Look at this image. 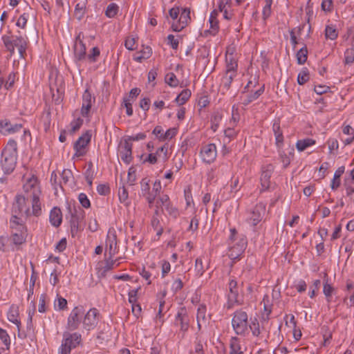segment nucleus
Segmentation results:
<instances>
[{
	"mask_svg": "<svg viewBox=\"0 0 354 354\" xmlns=\"http://www.w3.org/2000/svg\"><path fill=\"white\" fill-rule=\"evenodd\" d=\"M228 239L227 255L233 261L239 259L247 246V240L243 235H239L235 228H231Z\"/></svg>",
	"mask_w": 354,
	"mask_h": 354,
	"instance_id": "f257e3e1",
	"label": "nucleus"
},
{
	"mask_svg": "<svg viewBox=\"0 0 354 354\" xmlns=\"http://www.w3.org/2000/svg\"><path fill=\"white\" fill-rule=\"evenodd\" d=\"M17 142L10 139L1 153V166L5 174H10L14 171L17 165Z\"/></svg>",
	"mask_w": 354,
	"mask_h": 354,
	"instance_id": "f03ea898",
	"label": "nucleus"
},
{
	"mask_svg": "<svg viewBox=\"0 0 354 354\" xmlns=\"http://www.w3.org/2000/svg\"><path fill=\"white\" fill-rule=\"evenodd\" d=\"M24 190L26 196L31 198V204L33 206V213H41V204L39 196L41 190L39 186L37 178L32 175L30 176H24Z\"/></svg>",
	"mask_w": 354,
	"mask_h": 354,
	"instance_id": "7ed1b4c3",
	"label": "nucleus"
},
{
	"mask_svg": "<svg viewBox=\"0 0 354 354\" xmlns=\"http://www.w3.org/2000/svg\"><path fill=\"white\" fill-rule=\"evenodd\" d=\"M169 15L173 20L171 29L175 32L183 30L190 22V9L174 6L169 10Z\"/></svg>",
	"mask_w": 354,
	"mask_h": 354,
	"instance_id": "20e7f679",
	"label": "nucleus"
},
{
	"mask_svg": "<svg viewBox=\"0 0 354 354\" xmlns=\"http://www.w3.org/2000/svg\"><path fill=\"white\" fill-rule=\"evenodd\" d=\"M13 210L18 212L21 217H28L31 215L39 216L41 213H33V206L31 204V198L24 196H17L15 203L13 205Z\"/></svg>",
	"mask_w": 354,
	"mask_h": 354,
	"instance_id": "39448f33",
	"label": "nucleus"
},
{
	"mask_svg": "<svg viewBox=\"0 0 354 354\" xmlns=\"http://www.w3.org/2000/svg\"><path fill=\"white\" fill-rule=\"evenodd\" d=\"M12 229V239L15 245H20L25 242L26 237V230L23 224L21 218L13 216L10 221Z\"/></svg>",
	"mask_w": 354,
	"mask_h": 354,
	"instance_id": "423d86ee",
	"label": "nucleus"
},
{
	"mask_svg": "<svg viewBox=\"0 0 354 354\" xmlns=\"http://www.w3.org/2000/svg\"><path fill=\"white\" fill-rule=\"evenodd\" d=\"M67 209L68 216H66V218L69 221L71 234L75 236L81 230V223L84 219V212L80 207H72L70 205L68 206Z\"/></svg>",
	"mask_w": 354,
	"mask_h": 354,
	"instance_id": "0eeeda50",
	"label": "nucleus"
},
{
	"mask_svg": "<svg viewBox=\"0 0 354 354\" xmlns=\"http://www.w3.org/2000/svg\"><path fill=\"white\" fill-rule=\"evenodd\" d=\"M232 326L237 335H243L248 328V316L243 310H236L232 315Z\"/></svg>",
	"mask_w": 354,
	"mask_h": 354,
	"instance_id": "6e6552de",
	"label": "nucleus"
},
{
	"mask_svg": "<svg viewBox=\"0 0 354 354\" xmlns=\"http://www.w3.org/2000/svg\"><path fill=\"white\" fill-rule=\"evenodd\" d=\"M84 315V308L82 306H77L73 308L67 319V328L70 330H77L80 323H82Z\"/></svg>",
	"mask_w": 354,
	"mask_h": 354,
	"instance_id": "1a4fd4ad",
	"label": "nucleus"
},
{
	"mask_svg": "<svg viewBox=\"0 0 354 354\" xmlns=\"http://www.w3.org/2000/svg\"><path fill=\"white\" fill-rule=\"evenodd\" d=\"M100 318L99 310L95 308H91L86 313H84L82 320L83 328L87 331L93 330L97 326Z\"/></svg>",
	"mask_w": 354,
	"mask_h": 354,
	"instance_id": "9d476101",
	"label": "nucleus"
},
{
	"mask_svg": "<svg viewBox=\"0 0 354 354\" xmlns=\"http://www.w3.org/2000/svg\"><path fill=\"white\" fill-rule=\"evenodd\" d=\"M265 213L266 205L259 203L248 212L246 221L250 225L255 226L262 220Z\"/></svg>",
	"mask_w": 354,
	"mask_h": 354,
	"instance_id": "9b49d317",
	"label": "nucleus"
},
{
	"mask_svg": "<svg viewBox=\"0 0 354 354\" xmlns=\"http://www.w3.org/2000/svg\"><path fill=\"white\" fill-rule=\"evenodd\" d=\"M200 156L204 162L207 164L214 162L217 157V149L215 144L208 143L203 145L200 151Z\"/></svg>",
	"mask_w": 354,
	"mask_h": 354,
	"instance_id": "f8f14e48",
	"label": "nucleus"
},
{
	"mask_svg": "<svg viewBox=\"0 0 354 354\" xmlns=\"http://www.w3.org/2000/svg\"><path fill=\"white\" fill-rule=\"evenodd\" d=\"M118 252V246L116 233L114 230H110L107 234L105 253L106 254H108L110 259H112Z\"/></svg>",
	"mask_w": 354,
	"mask_h": 354,
	"instance_id": "ddd939ff",
	"label": "nucleus"
},
{
	"mask_svg": "<svg viewBox=\"0 0 354 354\" xmlns=\"http://www.w3.org/2000/svg\"><path fill=\"white\" fill-rule=\"evenodd\" d=\"M91 134L89 131H86L74 144V149L75 151V156L81 157L86 154V148L91 141Z\"/></svg>",
	"mask_w": 354,
	"mask_h": 354,
	"instance_id": "4468645a",
	"label": "nucleus"
},
{
	"mask_svg": "<svg viewBox=\"0 0 354 354\" xmlns=\"http://www.w3.org/2000/svg\"><path fill=\"white\" fill-rule=\"evenodd\" d=\"M82 336L78 333H64L61 346L72 350L80 344Z\"/></svg>",
	"mask_w": 354,
	"mask_h": 354,
	"instance_id": "2eb2a0df",
	"label": "nucleus"
},
{
	"mask_svg": "<svg viewBox=\"0 0 354 354\" xmlns=\"http://www.w3.org/2000/svg\"><path fill=\"white\" fill-rule=\"evenodd\" d=\"M119 156L121 160L126 164H129L132 160V144L128 140H124L119 147Z\"/></svg>",
	"mask_w": 354,
	"mask_h": 354,
	"instance_id": "dca6fc26",
	"label": "nucleus"
},
{
	"mask_svg": "<svg viewBox=\"0 0 354 354\" xmlns=\"http://www.w3.org/2000/svg\"><path fill=\"white\" fill-rule=\"evenodd\" d=\"M74 55L76 61L80 62L86 58V48L80 33L76 37L74 44Z\"/></svg>",
	"mask_w": 354,
	"mask_h": 354,
	"instance_id": "f3484780",
	"label": "nucleus"
},
{
	"mask_svg": "<svg viewBox=\"0 0 354 354\" xmlns=\"http://www.w3.org/2000/svg\"><path fill=\"white\" fill-rule=\"evenodd\" d=\"M22 129L21 124H12L8 120H0V132L3 135L13 134Z\"/></svg>",
	"mask_w": 354,
	"mask_h": 354,
	"instance_id": "a211bd4d",
	"label": "nucleus"
},
{
	"mask_svg": "<svg viewBox=\"0 0 354 354\" xmlns=\"http://www.w3.org/2000/svg\"><path fill=\"white\" fill-rule=\"evenodd\" d=\"M94 102L95 97L91 95L88 90H86L82 95V105L81 109V114L82 116H88L90 109Z\"/></svg>",
	"mask_w": 354,
	"mask_h": 354,
	"instance_id": "6ab92c4d",
	"label": "nucleus"
},
{
	"mask_svg": "<svg viewBox=\"0 0 354 354\" xmlns=\"http://www.w3.org/2000/svg\"><path fill=\"white\" fill-rule=\"evenodd\" d=\"M175 323L180 326V330L185 332L189 328V319L185 308H180L176 316Z\"/></svg>",
	"mask_w": 354,
	"mask_h": 354,
	"instance_id": "aec40b11",
	"label": "nucleus"
},
{
	"mask_svg": "<svg viewBox=\"0 0 354 354\" xmlns=\"http://www.w3.org/2000/svg\"><path fill=\"white\" fill-rule=\"evenodd\" d=\"M273 171L274 167L272 165H268L263 168L260 178L262 189L266 190L270 187L271 184L270 178Z\"/></svg>",
	"mask_w": 354,
	"mask_h": 354,
	"instance_id": "412c9836",
	"label": "nucleus"
},
{
	"mask_svg": "<svg viewBox=\"0 0 354 354\" xmlns=\"http://www.w3.org/2000/svg\"><path fill=\"white\" fill-rule=\"evenodd\" d=\"M206 306L200 304L197 308L196 321L198 330H201L203 326H206L208 323V319L206 316Z\"/></svg>",
	"mask_w": 354,
	"mask_h": 354,
	"instance_id": "4be33fe9",
	"label": "nucleus"
},
{
	"mask_svg": "<svg viewBox=\"0 0 354 354\" xmlns=\"http://www.w3.org/2000/svg\"><path fill=\"white\" fill-rule=\"evenodd\" d=\"M218 15V11L216 10H214L209 15V29L206 30L205 33L209 32L212 35H215L217 34L219 30L218 26V20L217 19V17Z\"/></svg>",
	"mask_w": 354,
	"mask_h": 354,
	"instance_id": "5701e85b",
	"label": "nucleus"
},
{
	"mask_svg": "<svg viewBox=\"0 0 354 354\" xmlns=\"http://www.w3.org/2000/svg\"><path fill=\"white\" fill-rule=\"evenodd\" d=\"M50 223L54 227H59L62 221V211L59 207H53L49 216Z\"/></svg>",
	"mask_w": 354,
	"mask_h": 354,
	"instance_id": "b1692460",
	"label": "nucleus"
},
{
	"mask_svg": "<svg viewBox=\"0 0 354 354\" xmlns=\"http://www.w3.org/2000/svg\"><path fill=\"white\" fill-rule=\"evenodd\" d=\"M19 308L17 306H11L8 313V319L10 322L16 324L18 330H20L21 322L19 319Z\"/></svg>",
	"mask_w": 354,
	"mask_h": 354,
	"instance_id": "393cba45",
	"label": "nucleus"
},
{
	"mask_svg": "<svg viewBox=\"0 0 354 354\" xmlns=\"http://www.w3.org/2000/svg\"><path fill=\"white\" fill-rule=\"evenodd\" d=\"M347 295L344 298L343 302L346 304L348 307L354 305V284L351 282L346 283Z\"/></svg>",
	"mask_w": 354,
	"mask_h": 354,
	"instance_id": "a878e982",
	"label": "nucleus"
},
{
	"mask_svg": "<svg viewBox=\"0 0 354 354\" xmlns=\"http://www.w3.org/2000/svg\"><path fill=\"white\" fill-rule=\"evenodd\" d=\"M272 130L274 131V136H275L276 145L278 149H280V148H281L283 143V133L280 128L279 122H274V124L272 125Z\"/></svg>",
	"mask_w": 354,
	"mask_h": 354,
	"instance_id": "bb28decb",
	"label": "nucleus"
},
{
	"mask_svg": "<svg viewBox=\"0 0 354 354\" xmlns=\"http://www.w3.org/2000/svg\"><path fill=\"white\" fill-rule=\"evenodd\" d=\"M115 261L112 259H109L106 261L104 266H100L97 268V274L100 277L106 276L107 272L110 271L114 268Z\"/></svg>",
	"mask_w": 354,
	"mask_h": 354,
	"instance_id": "cd10ccee",
	"label": "nucleus"
},
{
	"mask_svg": "<svg viewBox=\"0 0 354 354\" xmlns=\"http://www.w3.org/2000/svg\"><path fill=\"white\" fill-rule=\"evenodd\" d=\"M15 47L18 48L19 53L21 57H24V55L26 53V47H27V41L26 39L23 37L22 36H17L15 39H13Z\"/></svg>",
	"mask_w": 354,
	"mask_h": 354,
	"instance_id": "c85d7f7f",
	"label": "nucleus"
},
{
	"mask_svg": "<svg viewBox=\"0 0 354 354\" xmlns=\"http://www.w3.org/2000/svg\"><path fill=\"white\" fill-rule=\"evenodd\" d=\"M152 50L149 46H143L142 49L133 55V59L138 62H141L151 57Z\"/></svg>",
	"mask_w": 354,
	"mask_h": 354,
	"instance_id": "c756f323",
	"label": "nucleus"
},
{
	"mask_svg": "<svg viewBox=\"0 0 354 354\" xmlns=\"http://www.w3.org/2000/svg\"><path fill=\"white\" fill-rule=\"evenodd\" d=\"M230 354H243V351L240 344V340L236 337H233L230 342Z\"/></svg>",
	"mask_w": 354,
	"mask_h": 354,
	"instance_id": "7c9ffc66",
	"label": "nucleus"
},
{
	"mask_svg": "<svg viewBox=\"0 0 354 354\" xmlns=\"http://www.w3.org/2000/svg\"><path fill=\"white\" fill-rule=\"evenodd\" d=\"M226 71H236L237 68V63L232 56V53H230V49L226 51Z\"/></svg>",
	"mask_w": 354,
	"mask_h": 354,
	"instance_id": "2f4dec72",
	"label": "nucleus"
},
{
	"mask_svg": "<svg viewBox=\"0 0 354 354\" xmlns=\"http://www.w3.org/2000/svg\"><path fill=\"white\" fill-rule=\"evenodd\" d=\"M230 293L228 297L232 302H238L239 292L237 290V282L235 280H231L229 283Z\"/></svg>",
	"mask_w": 354,
	"mask_h": 354,
	"instance_id": "473e14b6",
	"label": "nucleus"
},
{
	"mask_svg": "<svg viewBox=\"0 0 354 354\" xmlns=\"http://www.w3.org/2000/svg\"><path fill=\"white\" fill-rule=\"evenodd\" d=\"M324 35L326 39H336L338 37V30H337L335 25H326L324 30Z\"/></svg>",
	"mask_w": 354,
	"mask_h": 354,
	"instance_id": "72a5a7b5",
	"label": "nucleus"
},
{
	"mask_svg": "<svg viewBox=\"0 0 354 354\" xmlns=\"http://www.w3.org/2000/svg\"><path fill=\"white\" fill-rule=\"evenodd\" d=\"M278 152H279V159H280L281 162L283 163V167H287L290 165L292 159L293 158V156H294L293 149H292L291 151H290L288 154L286 153L281 149V148L278 149Z\"/></svg>",
	"mask_w": 354,
	"mask_h": 354,
	"instance_id": "f704fd0d",
	"label": "nucleus"
},
{
	"mask_svg": "<svg viewBox=\"0 0 354 354\" xmlns=\"http://www.w3.org/2000/svg\"><path fill=\"white\" fill-rule=\"evenodd\" d=\"M264 92V85H261L257 91L247 95L244 100L243 104L248 105L252 102L257 100Z\"/></svg>",
	"mask_w": 354,
	"mask_h": 354,
	"instance_id": "c9c22d12",
	"label": "nucleus"
},
{
	"mask_svg": "<svg viewBox=\"0 0 354 354\" xmlns=\"http://www.w3.org/2000/svg\"><path fill=\"white\" fill-rule=\"evenodd\" d=\"M315 144V140L311 138H306L299 140L296 143V148L299 151H303L308 147H311Z\"/></svg>",
	"mask_w": 354,
	"mask_h": 354,
	"instance_id": "e433bc0d",
	"label": "nucleus"
},
{
	"mask_svg": "<svg viewBox=\"0 0 354 354\" xmlns=\"http://www.w3.org/2000/svg\"><path fill=\"white\" fill-rule=\"evenodd\" d=\"M236 75V71L225 72V74L222 79L221 84L226 90L230 88L232 82Z\"/></svg>",
	"mask_w": 354,
	"mask_h": 354,
	"instance_id": "4c0bfd02",
	"label": "nucleus"
},
{
	"mask_svg": "<svg viewBox=\"0 0 354 354\" xmlns=\"http://www.w3.org/2000/svg\"><path fill=\"white\" fill-rule=\"evenodd\" d=\"M170 203L169 198L167 195L164 194L160 196L156 202V214H158L159 208H161L163 210Z\"/></svg>",
	"mask_w": 354,
	"mask_h": 354,
	"instance_id": "58836bf2",
	"label": "nucleus"
},
{
	"mask_svg": "<svg viewBox=\"0 0 354 354\" xmlns=\"http://www.w3.org/2000/svg\"><path fill=\"white\" fill-rule=\"evenodd\" d=\"M344 172V167H339L335 172L333 179L331 182V188L333 189H336L340 185V176Z\"/></svg>",
	"mask_w": 354,
	"mask_h": 354,
	"instance_id": "ea45409f",
	"label": "nucleus"
},
{
	"mask_svg": "<svg viewBox=\"0 0 354 354\" xmlns=\"http://www.w3.org/2000/svg\"><path fill=\"white\" fill-rule=\"evenodd\" d=\"M191 91L189 89H184L181 91V93L178 95V96L175 99V102L178 105H183L186 103V102L191 97Z\"/></svg>",
	"mask_w": 354,
	"mask_h": 354,
	"instance_id": "a19ab883",
	"label": "nucleus"
},
{
	"mask_svg": "<svg viewBox=\"0 0 354 354\" xmlns=\"http://www.w3.org/2000/svg\"><path fill=\"white\" fill-rule=\"evenodd\" d=\"M118 197L120 203H123L126 207H129L131 203L129 200V193L124 186L119 188Z\"/></svg>",
	"mask_w": 354,
	"mask_h": 354,
	"instance_id": "79ce46f5",
	"label": "nucleus"
},
{
	"mask_svg": "<svg viewBox=\"0 0 354 354\" xmlns=\"http://www.w3.org/2000/svg\"><path fill=\"white\" fill-rule=\"evenodd\" d=\"M310 79L309 72L306 68H304L297 76V82L299 85H303Z\"/></svg>",
	"mask_w": 354,
	"mask_h": 354,
	"instance_id": "37998d69",
	"label": "nucleus"
},
{
	"mask_svg": "<svg viewBox=\"0 0 354 354\" xmlns=\"http://www.w3.org/2000/svg\"><path fill=\"white\" fill-rule=\"evenodd\" d=\"M308 50L306 46L301 48L297 53V60L299 64H304L307 60Z\"/></svg>",
	"mask_w": 354,
	"mask_h": 354,
	"instance_id": "c03bdc74",
	"label": "nucleus"
},
{
	"mask_svg": "<svg viewBox=\"0 0 354 354\" xmlns=\"http://www.w3.org/2000/svg\"><path fill=\"white\" fill-rule=\"evenodd\" d=\"M54 307L56 310H63L67 308V301L66 299L57 295L54 302Z\"/></svg>",
	"mask_w": 354,
	"mask_h": 354,
	"instance_id": "a18cd8bd",
	"label": "nucleus"
},
{
	"mask_svg": "<svg viewBox=\"0 0 354 354\" xmlns=\"http://www.w3.org/2000/svg\"><path fill=\"white\" fill-rule=\"evenodd\" d=\"M119 10V7L116 3H110L105 11V15L109 18L114 17Z\"/></svg>",
	"mask_w": 354,
	"mask_h": 354,
	"instance_id": "49530a36",
	"label": "nucleus"
},
{
	"mask_svg": "<svg viewBox=\"0 0 354 354\" xmlns=\"http://www.w3.org/2000/svg\"><path fill=\"white\" fill-rule=\"evenodd\" d=\"M165 82L171 87H176L179 81L174 73H169L165 76Z\"/></svg>",
	"mask_w": 354,
	"mask_h": 354,
	"instance_id": "de8ad7c7",
	"label": "nucleus"
},
{
	"mask_svg": "<svg viewBox=\"0 0 354 354\" xmlns=\"http://www.w3.org/2000/svg\"><path fill=\"white\" fill-rule=\"evenodd\" d=\"M85 13V3H78L75 8V15L78 20H81Z\"/></svg>",
	"mask_w": 354,
	"mask_h": 354,
	"instance_id": "09e8293b",
	"label": "nucleus"
},
{
	"mask_svg": "<svg viewBox=\"0 0 354 354\" xmlns=\"http://www.w3.org/2000/svg\"><path fill=\"white\" fill-rule=\"evenodd\" d=\"M248 326L254 336L258 337L261 334L259 323L257 319H252L251 324Z\"/></svg>",
	"mask_w": 354,
	"mask_h": 354,
	"instance_id": "8fccbe9b",
	"label": "nucleus"
},
{
	"mask_svg": "<svg viewBox=\"0 0 354 354\" xmlns=\"http://www.w3.org/2000/svg\"><path fill=\"white\" fill-rule=\"evenodd\" d=\"M195 270H196V274L198 277H201L205 271V269L203 264L202 259L201 257H198L196 259Z\"/></svg>",
	"mask_w": 354,
	"mask_h": 354,
	"instance_id": "3c124183",
	"label": "nucleus"
},
{
	"mask_svg": "<svg viewBox=\"0 0 354 354\" xmlns=\"http://www.w3.org/2000/svg\"><path fill=\"white\" fill-rule=\"evenodd\" d=\"M133 100L130 99V97H124L123 98V105L126 108V113L128 116H131L133 115V108L132 103Z\"/></svg>",
	"mask_w": 354,
	"mask_h": 354,
	"instance_id": "603ef678",
	"label": "nucleus"
},
{
	"mask_svg": "<svg viewBox=\"0 0 354 354\" xmlns=\"http://www.w3.org/2000/svg\"><path fill=\"white\" fill-rule=\"evenodd\" d=\"M100 50L97 47H93L91 53L86 56V58L91 63L95 62L97 57L100 56Z\"/></svg>",
	"mask_w": 354,
	"mask_h": 354,
	"instance_id": "864d4df0",
	"label": "nucleus"
},
{
	"mask_svg": "<svg viewBox=\"0 0 354 354\" xmlns=\"http://www.w3.org/2000/svg\"><path fill=\"white\" fill-rule=\"evenodd\" d=\"M166 107L165 102L162 100H156L153 102L152 109L156 114H158Z\"/></svg>",
	"mask_w": 354,
	"mask_h": 354,
	"instance_id": "5fc2aeb1",
	"label": "nucleus"
},
{
	"mask_svg": "<svg viewBox=\"0 0 354 354\" xmlns=\"http://www.w3.org/2000/svg\"><path fill=\"white\" fill-rule=\"evenodd\" d=\"M3 41L7 50L10 51V55H13L15 53V46L13 39H10L9 37L3 36Z\"/></svg>",
	"mask_w": 354,
	"mask_h": 354,
	"instance_id": "6e6d98bb",
	"label": "nucleus"
},
{
	"mask_svg": "<svg viewBox=\"0 0 354 354\" xmlns=\"http://www.w3.org/2000/svg\"><path fill=\"white\" fill-rule=\"evenodd\" d=\"M272 3V0H267V3L265 4V6L263 8L262 15H263V19L264 20H266L271 15Z\"/></svg>",
	"mask_w": 354,
	"mask_h": 354,
	"instance_id": "4d7b16f0",
	"label": "nucleus"
},
{
	"mask_svg": "<svg viewBox=\"0 0 354 354\" xmlns=\"http://www.w3.org/2000/svg\"><path fill=\"white\" fill-rule=\"evenodd\" d=\"M194 354H204L203 341L198 336L196 338Z\"/></svg>",
	"mask_w": 354,
	"mask_h": 354,
	"instance_id": "13d9d810",
	"label": "nucleus"
},
{
	"mask_svg": "<svg viewBox=\"0 0 354 354\" xmlns=\"http://www.w3.org/2000/svg\"><path fill=\"white\" fill-rule=\"evenodd\" d=\"M215 169H216V173L218 174V176H222L226 174L229 172L230 168L229 166L227 164L225 163H221L216 167H215Z\"/></svg>",
	"mask_w": 354,
	"mask_h": 354,
	"instance_id": "bf43d9fd",
	"label": "nucleus"
},
{
	"mask_svg": "<svg viewBox=\"0 0 354 354\" xmlns=\"http://www.w3.org/2000/svg\"><path fill=\"white\" fill-rule=\"evenodd\" d=\"M321 8L326 12H331L333 10V0H322Z\"/></svg>",
	"mask_w": 354,
	"mask_h": 354,
	"instance_id": "052dcab7",
	"label": "nucleus"
},
{
	"mask_svg": "<svg viewBox=\"0 0 354 354\" xmlns=\"http://www.w3.org/2000/svg\"><path fill=\"white\" fill-rule=\"evenodd\" d=\"M15 77H16V75L14 72H12L8 75L6 81V82L4 81V84H3L6 89L8 90L11 87H12V86L14 85V83L15 82Z\"/></svg>",
	"mask_w": 354,
	"mask_h": 354,
	"instance_id": "680f3d73",
	"label": "nucleus"
},
{
	"mask_svg": "<svg viewBox=\"0 0 354 354\" xmlns=\"http://www.w3.org/2000/svg\"><path fill=\"white\" fill-rule=\"evenodd\" d=\"M167 151L168 148L166 145L162 146L161 147H159L156 150V155L157 156L162 158L164 161H166L168 159L167 156Z\"/></svg>",
	"mask_w": 354,
	"mask_h": 354,
	"instance_id": "e2e57ef3",
	"label": "nucleus"
},
{
	"mask_svg": "<svg viewBox=\"0 0 354 354\" xmlns=\"http://www.w3.org/2000/svg\"><path fill=\"white\" fill-rule=\"evenodd\" d=\"M345 62L352 64L354 62V46L347 49L344 53Z\"/></svg>",
	"mask_w": 354,
	"mask_h": 354,
	"instance_id": "0e129e2a",
	"label": "nucleus"
},
{
	"mask_svg": "<svg viewBox=\"0 0 354 354\" xmlns=\"http://www.w3.org/2000/svg\"><path fill=\"white\" fill-rule=\"evenodd\" d=\"M168 44L171 46L173 49H177L179 44V37H176L173 35L167 36Z\"/></svg>",
	"mask_w": 354,
	"mask_h": 354,
	"instance_id": "69168bd1",
	"label": "nucleus"
},
{
	"mask_svg": "<svg viewBox=\"0 0 354 354\" xmlns=\"http://www.w3.org/2000/svg\"><path fill=\"white\" fill-rule=\"evenodd\" d=\"M165 209L167 212L168 214L174 218H176L179 216V212L178 209L175 207H174L171 203L167 206Z\"/></svg>",
	"mask_w": 354,
	"mask_h": 354,
	"instance_id": "338daca9",
	"label": "nucleus"
},
{
	"mask_svg": "<svg viewBox=\"0 0 354 354\" xmlns=\"http://www.w3.org/2000/svg\"><path fill=\"white\" fill-rule=\"evenodd\" d=\"M124 46L127 49L129 50H133L136 48V39L132 37H128L125 39Z\"/></svg>",
	"mask_w": 354,
	"mask_h": 354,
	"instance_id": "774afa93",
	"label": "nucleus"
}]
</instances>
